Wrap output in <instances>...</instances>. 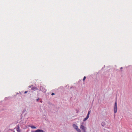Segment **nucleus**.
<instances>
[{"label":"nucleus","mask_w":132,"mask_h":132,"mask_svg":"<svg viewBox=\"0 0 132 132\" xmlns=\"http://www.w3.org/2000/svg\"><path fill=\"white\" fill-rule=\"evenodd\" d=\"M46 89H43V91L44 92H46Z\"/></svg>","instance_id":"obj_11"},{"label":"nucleus","mask_w":132,"mask_h":132,"mask_svg":"<svg viewBox=\"0 0 132 132\" xmlns=\"http://www.w3.org/2000/svg\"><path fill=\"white\" fill-rule=\"evenodd\" d=\"M31 89L32 90H38V89L36 87H34L31 88Z\"/></svg>","instance_id":"obj_6"},{"label":"nucleus","mask_w":132,"mask_h":132,"mask_svg":"<svg viewBox=\"0 0 132 132\" xmlns=\"http://www.w3.org/2000/svg\"><path fill=\"white\" fill-rule=\"evenodd\" d=\"M39 98H38V99H37L36 100L37 101H39Z\"/></svg>","instance_id":"obj_13"},{"label":"nucleus","mask_w":132,"mask_h":132,"mask_svg":"<svg viewBox=\"0 0 132 132\" xmlns=\"http://www.w3.org/2000/svg\"><path fill=\"white\" fill-rule=\"evenodd\" d=\"M16 130L18 132H20V127L19 125H18L17 127L16 128Z\"/></svg>","instance_id":"obj_5"},{"label":"nucleus","mask_w":132,"mask_h":132,"mask_svg":"<svg viewBox=\"0 0 132 132\" xmlns=\"http://www.w3.org/2000/svg\"><path fill=\"white\" fill-rule=\"evenodd\" d=\"M89 117H88V116H87L86 118H84L83 119V121H86L89 118Z\"/></svg>","instance_id":"obj_7"},{"label":"nucleus","mask_w":132,"mask_h":132,"mask_svg":"<svg viewBox=\"0 0 132 132\" xmlns=\"http://www.w3.org/2000/svg\"><path fill=\"white\" fill-rule=\"evenodd\" d=\"M80 128L82 130V132H86L87 129L82 124H81Z\"/></svg>","instance_id":"obj_1"},{"label":"nucleus","mask_w":132,"mask_h":132,"mask_svg":"<svg viewBox=\"0 0 132 132\" xmlns=\"http://www.w3.org/2000/svg\"><path fill=\"white\" fill-rule=\"evenodd\" d=\"M90 112H91V111H89L88 112V114H87V116H88V117H89V115L90 114Z\"/></svg>","instance_id":"obj_9"},{"label":"nucleus","mask_w":132,"mask_h":132,"mask_svg":"<svg viewBox=\"0 0 132 132\" xmlns=\"http://www.w3.org/2000/svg\"><path fill=\"white\" fill-rule=\"evenodd\" d=\"M54 94H55L54 93H52V94L51 95H54Z\"/></svg>","instance_id":"obj_12"},{"label":"nucleus","mask_w":132,"mask_h":132,"mask_svg":"<svg viewBox=\"0 0 132 132\" xmlns=\"http://www.w3.org/2000/svg\"><path fill=\"white\" fill-rule=\"evenodd\" d=\"M27 92H28L27 91H25V92H24V93L25 94H26V93H27Z\"/></svg>","instance_id":"obj_14"},{"label":"nucleus","mask_w":132,"mask_h":132,"mask_svg":"<svg viewBox=\"0 0 132 132\" xmlns=\"http://www.w3.org/2000/svg\"><path fill=\"white\" fill-rule=\"evenodd\" d=\"M117 101H116L114 105V112L115 113H116L117 111Z\"/></svg>","instance_id":"obj_3"},{"label":"nucleus","mask_w":132,"mask_h":132,"mask_svg":"<svg viewBox=\"0 0 132 132\" xmlns=\"http://www.w3.org/2000/svg\"><path fill=\"white\" fill-rule=\"evenodd\" d=\"M30 127H31V128L32 129H35L36 128V127L34 126H30Z\"/></svg>","instance_id":"obj_8"},{"label":"nucleus","mask_w":132,"mask_h":132,"mask_svg":"<svg viewBox=\"0 0 132 132\" xmlns=\"http://www.w3.org/2000/svg\"><path fill=\"white\" fill-rule=\"evenodd\" d=\"M34 132H44V131L41 129H37L34 131Z\"/></svg>","instance_id":"obj_4"},{"label":"nucleus","mask_w":132,"mask_h":132,"mask_svg":"<svg viewBox=\"0 0 132 132\" xmlns=\"http://www.w3.org/2000/svg\"><path fill=\"white\" fill-rule=\"evenodd\" d=\"M73 128L78 132H81V130L78 128V127L75 124H73Z\"/></svg>","instance_id":"obj_2"},{"label":"nucleus","mask_w":132,"mask_h":132,"mask_svg":"<svg viewBox=\"0 0 132 132\" xmlns=\"http://www.w3.org/2000/svg\"><path fill=\"white\" fill-rule=\"evenodd\" d=\"M86 78V77L85 76H84V78H83V80L84 81L85 80V79Z\"/></svg>","instance_id":"obj_10"},{"label":"nucleus","mask_w":132,"mask_h":132,"mask_svg":"<svg viewBox=\"0 0 132 132\" xmlns=\"http://www.w3.org/2000/svg\"><path fill=\"white\" fill-rule=\"evenodd\" d=\"M13 132H15V131H13Z\"/></svg>","instance_id":"obj_15"}]
</instances>
